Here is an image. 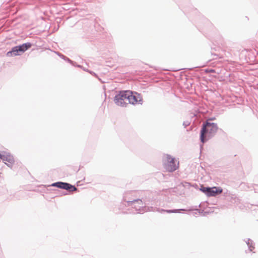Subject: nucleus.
I'll return each instance as SVG.
<instances>
[{"label": "nucleus", "instance_id": "nucleus-1", "mask_svg": "<svg viewBox=\"0 0 258 258\" xmlns=\"http://www.w3.org/2000/svg\"><path fill=\"white\" fill-rule=\"evenodd\" d=\"M211 119L207 120L203 124L200 135V140L203 143L213 137L217 132V124L215 123L210 122L209 120Z\"/></svg>", "mask_w": 258, "mask_h": 258}, {"label": "nucleus", "instance_id": "nucleus-2", "mask_svg": "<svg viewBox=\"0 0 258 258\" xmlns=\"http://www.w3.org/2000/svg\"><path fill=\"white\" fill-rule=\"evenodd\" d=\"M128 206L134 208L138 213H144L148 211H155V209L152 207L145 206L144 203L141 199L127 201Z\"/></svg>", "mask_w": 258, "mask_h": 258}, {"label": "nucleus", "instance_id": "nucleus-3", "mask_svg": "<svg viewBox=\"0 0 258 258\" xmlns=\"http://www.w3.org/2000/svg\"><path fill=\"white\" fill-rule=\"evenodd\" d=\"M32 46L31 43L27 42L20 45L16 46L12 48L11 51H8L6 55L8 57L17 56L24 53Z\"/></svg>", "mask_w": 258, "mask_h": 258}, {"label": "nucleus", "instance_id": "nucleus-4", "mask_svg": "<svg viewBox=\"0 0 258 258\" xmlns=\"http://www.w3.org/2000/svg\"><path fill=\"white\" fill-rule=\"evenodd\" d=\"M163 164L164 168L169 172H173L178 168V163L176 165L175 159L168 154L164 156Z\"/></svg>", "mask_w": 258, "mask_h": 258}, {"label": "nucleus", "instance_id": "nucleus-5", "mask_svg": "<svg viewBox=\"0 0 258 258\" xmlns=\"http://www.w3.org/2000/svg\"><path fill=\"white\" fill-rule=\"evenodd\" d=\"M127 92L128 96L127 97L128 103L134 105L143 104V98L140 94L130 90H127Z\"/></svg>", "mask_w": 258, "mask_h": 258}, {"label": "nucleus", "instance_id": "nucleus-6", "mask_svg": "<svg viewBox=\"0 0 258 258\" xmlns=\"http://www.w3.org/2000/svg\"><path fill=\"white\" fill-rule=\"evenodd\" d=\"M127 97L128 96L127 90L120 91L118 94L115 95L114 99V102L118 106H126L127 103L125 101H127Z\"/></svg>", "mask_w": 258, "mask_h": 258}, {"label": "nucleus", "instance_id": "nucleus-7", "mask_svg": "<svg viewBox=\"0 0 258 258\" xmlns=\"http://www.w3.org/2000/svg\"><path fill=\"white\" fill-rule=\"evenodd\" d=\"M2 160L9 167H11L15 162L13 156L6 152L2 154Z\"/></svg>", "mask_w": 258, "mask_h": 258}, {"label": "nucleus", "instance_id": "nucleus-8", "mask_svg": "<svg viewBox=\"0 0 258 258\" xmlns=\"http://www.w3.org/2000/svg\"><path fill=\"white\" fill-rule=\"evenodd\" d=\"M207 195L208 196H214L217 194L221 193L222 190L219 188H217L216 187H208L206 188Z\"/></svg>", "mask_w": 258, "mask_h": 258}, {"label": "nucleus", "instance_id": "nucleus-9", "mask_svg": "<svg viewBox=\"0 0 258 258\" xmlns=\"http://www.w3.org/2000/svg\"><path fill=\"white\" fill-rule=\"evenodd\" d=\"M157 211L159 212L162 213L163 212H166L167 213H179L181 211H185L184 209H174V210H164V209H157Z\"/></svg>", "mask_w": 258, "mask_h": 258}, {"label": "nucleus", "instance_id": "nucleus-10", "mask_svg": "<svg viewBox=\"0 0 258 258\" xmlns=\"http://www.w3.org/2000/svg\"><path fill=\"white\" fill-rule=\"evenodd\" d=\"M67 183H68L66 182H57L53 183L52 185L53 186H56L57 187L64 189L65 187L67 186Z\"/></svg>", "mask_w": 258, "mask_h": 258}, {"label": "nucleus", "instance_id": "nucleus-11", "mask_svg": "<svg viewBox=\"0 0 258 258\" xmlns=\"http://www.w3.org/2000/svg\"><path fill=\"white\" fill-rule=\"evenodd\" d=\"M64 189L69 191L72 192L77 190V188L75 186L72 185L71 184L68 183L67 186L65 187Z\"/></svg>", "mask_w": 258, "mask_h": 258}, {"label": "nucleus", "instance_id": "nucleus-12", "mask_svg": "<svg viewBox=\"0 0 258 258\" xmlns=\"http://www.w3.org/2000/svg\"><path fill=\"white\" fill-rule=\"evenodd\" d=\"M247 245L249 247V250L251 251L254 248V246L253 244L252 241L249 239L248 240V241L247 242Z\"/></svg>", "mask_w": 258, "mask_h": 258}, {"label": "nucleus", "instance_id": "nucleus-13", "mask_svg": "<svg viewBox=\"0 0 258 258\" xmlns=\"http://www.w3.org/2000/svg\"><path fill=\"white\" fill-rule=\"evenodd\" d=\"M206 188H208V187H203L201 190L205 193H206L207 194V191H206Z\"/></svg>", "mask_w": 258, "mask_h": 258}, {"label": "nucleus", "instance_id": "nucleus-14", "mask_svg": "<svg viewBox=\"0 0 258 258\" xmlns=\"http://www.w3.org/2000/svg\"><path fill=\"white\" fill-rule=\"evenodd\" d=\"M207 72H210V73H214L215 72V70H213V69H211L209 71H207Z\"/></svg>", "mask_w": 258, "mask_h": 258}, {"label": "nucleus", "instance_id": "nucleus-15", "mask_svg": "<svg viewBox=\"0 0 258 258\" xmlns=\"http://www.w3.org/2000/svg\"><path fill=\"white\" fill-rule=\"evenodd\" d=\"M2 159V154H0V160Z\"/></svg>", "mask_w": 258, "mask_h": 258}]
</instances>
